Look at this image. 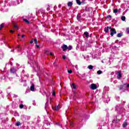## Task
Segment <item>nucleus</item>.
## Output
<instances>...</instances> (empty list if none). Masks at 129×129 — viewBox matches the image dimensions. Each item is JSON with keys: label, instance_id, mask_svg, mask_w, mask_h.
I'll return each mask as SVG.
<instances>
[{"label": "nucleus", "instance_id": "34", "mask_svg": "<svg viewBox=\"0 0 129 129\" xmlns=\"http://www.w3.org/2000/svg\"><path fill=\"white\" fill-rule=\"evenodd\" d=\"M75 68L77 69V70H78V66L77 65L75 66Z\"/></svg>", "mask_w": 129, "mask_h": 129}, {"label": "nucleus", "instance_id": "21", "mask_svg": "<svg viewBox=\"0 0 129 129\" xmlns=\"http://www.w3.org/2000/svg\"><path fill=\"white\" fill-rule=\"evenodd\" d=\"M3 28H4V23L1 24V25H0V30H1L2 29H3Z\"/></svg>", "mask_w": 129, "mask_h": 129}, {"label": "nucleus", "instance_id": "18", "mask_svg": "<svg viewBox=\"0 0 129 129\" xmlns=\"http://www.w3.org/2000/svg\"><path fill=\"white\" fill-rule=\"evenodd\" d=\"M3 58H4V53H0V59H3Z\"/></svg>", "mask_w": 129, "mask_h": 129}, {"label": "nucleus", "instance_id": "37", "mask_svg": "<svg viewBox=\"0 0 129 129\" xmlns=\"http://www.w3.org/2000/svg\"><path fill=\"white\" fill-rule=\"evenodd\" d=\"M62 58L64 59H66V56H63Z\"/></svg>", "mask_w": 129, "mask_h": 129}, {"label": "nucleus", "instance_id": "24", "mask_svg": "<svg viewBox=\"0 0 129 129\" xmlns=\"http://www.w3.org/2000/svg\"><path fill=\"white\" fill-rule=\"evenodd\" d=\"M45 54H46V55H49L50 52H49V51L46 50V51H45Z\"/></svg>", "mask_w": 129, "mask_h": 129}, {"label": "nucleus", "instance_id": "27", "mask_svg": "<svg viewBox=\"0 0 129 129\" xmlns=\"http://www.w3.org/2000/svg\"><path fill=\"white\" fill-rule=\"evenodd\" d=\"M68 73H69L70 74H71V73H72V70H68Z\"/></svg>", "mask_w": 129, "mask_h": 129}, {"label": "nucleus", "instance_id": "47", "mask_svg": "<svg viewBox=\"0 0 129 129\" xmlns=\"http://www.w3.org/2000/svg\"><path fill=\"white\" fill-rule=\"evenodd\" d=\"M74 93H75V94L76 93V92H75Z\"/></svg>", "mask_w": 129, "mask_h": 129}, {"label": "nucleus", "instance_id": "30", "mask_svg": "<svg viewBox=\"0 0 129 129\" xmlns=\"http://www.w3.org/2000/svg\"><path fill=\"white\" fill-rule=\"evenodd\" d=\"M19 107H20V108H23L24 107V105H23V104L20 105Z\"/></svg>", "mask_w": 129, "mask_h": 129}, {"label": "nucleus", "instance_id": "13", "mask_svg": "<svg viewBox=\"0 0 129 129\" xmlns=\"http://www.w3.org/2000/svg\"><path fill=\"white\" fill-rule=\"evenodd\" d=\"M23 21L24 22H25V23H26V24H30V22H29V21L26 19H24Z\"/></svg>", "mask_w": 129, "mask_h": 129}, {"label": "nucleus", "instance_id": "42", "mask_svg": "<svg viewBox=\"0 0 129 129\" xmlns=\"http://www.w3.org/2000/svg\"><path fill=\"white\" fill-rule=\"evenodd\" d=\"M71 125H72L73 124V123H70Z\"/></svg>", "mask_w": 129, "mask_h": 129}, {"label": "nucleus", "instance_id": "41", "mask_svg": "<svg viewBox=\"0 0 129 129\" xmlns=\"http://www.w3.org/2000/svg\"><path fill=\"white\" fill-rule=\"evenodd\" d=\"M56 124H58V125H61V124H60V123H56Z\"/></svg>", "mask_w": 129, "mask_h": 129}, {"label": "nucleus", "instance_id": "6", "mask_svg": "<svg viewBox=\"0 0 129 129\" xmlns=\"http://www.w3.org/2000/svg\"><path fill=\"white\" fill-rule=\"evenodd\" d=\"M11 73H16V72H17V70L15 68H12L11 69Z\"/></svg>", "mask_w": 129, "mask_h": 129}, {"label": "nucleus", "instance_id": "45", "mask_svg": "<svg viewBox=\"0 0 129 129\" xmlns=\"http://www.w3.org/2000/svg\"><path fill=\"white\" fill-rule=\"evenodd\" d=\"M18 36H20V34H18Z\"/></svg>", "mask_w": 129, "mask_h": 129}, {"label": "nucleus", "instance_id": "17", "mask_svg": "<svg viewBox=\"0 0 129 129\" xmlns=\"http://www.w3.org/2000/svg\"><path fill=\"white\" fill-rule=\"evenodd\" d=\"M126 125H127V123H126V122H124L122 124L123 127H125Z\"/></svg>", "mask_w": 129, "mask_h": 129}, {"label": "nucleus", "instance_id": "15", "mask_svg": "<svg viewBox=\"0 0 129 129\" xmlns=\"http://www.w3.org/2000/svg\"><path fill=\"white\" fill-rule=\"evenodd\" d=\"M97 74L98 75H100V74H102V71L99 70V71H98L97 72Z\"/></svg>", "mask_w": 129, "mask_h": 129}, {"label": "nucleus", "instance_id": "39", "mask_svg": "<svg viewBox=\"0 0 129 129\" xmlns=\"http://www.w3.org/2000/svg\"><path fill=\"white\" fill-rule=\"evenodd\" d=\"M36 47H37V48H39L40 46L36 44Z\"/></svg>", "mask_w": 129, "mask_h": 129}, {"label": "nucleus", "instance_id": "5", "mask_svg": "<svg viewBox=\"0 0 129 129\" xmlns=\"http://www.w3.org/2000/svg\"><path fill=\"white\" fill-rule=\"evenodd\" d=\"M30 90L31 91H35V85L34 84H32L30 87Z\"/></svg>", "mask_w": 129, "mask_h": 129}, {"label": "nucleus", "instance_id": "29", "mask_svg": "<svg viewBox=\"0 0 129 129\" xmlns=\"http://www.w3.org/2000/svg\"><path fill=\"white\" fill-rule=\"evenodd\" d=\"M77 20H78L79 21H80V16H79V15H78V16L77 17Z\"/></svg>", "mask_w": 129, "mask_h": 129}, {"label": "nucleus", "instance_id": "9", "mask_svg": "<svg viewBox=\"0 0 129 129\" xmlns=\"http://www.w3.org/2000/svg\"><path fill=\"white\" fill-rule=\"evenodd\" d=\"M33 66L34 68H35V66H36L37 70H36V69H35V71H38V70H39V66H38L36 63H35V64Z\"/></svg>", "mask_w": 129, "mask_h": 129}, {"label": "nucleus", "instance_id": "19", "mask_svg": "<svg viewBox=\"0 0 129 129\" xmlns=\"http://www.w3.org/2000/svg\"><path fill=\"white\" fill-rule=\"evenodd\" d=\"M121 36H122V34L120 33H118L117 35V37H118V38H120V37H121Z\"/></svg>", "mask_w": 129, "mask_h": 129}, {"label": "nucleus", "instance_id": "14", "mask_svg": "<svg viewBox=\"0 0 129 129\" xmlns=\"http://www.w3.org/2000/svg\"><path fill=\"white\" fill-rule=\"evenodd\" d=\"M88 69H90V70H91L92 69H93V66L90 65L88 66Z\"/></svg>", "mask_w": 129, "mask_h": 129}, {"label": "nucleus", "instance_id": "25", "mask_svg": "<svg viewBox=\"0 0 129 129\" xmlns=\"http://www.w3.org/2000/svg\"><path fill=\"white\" fill-rule=\"evenodd\" d=\"M68 49L69 50H71V49H72V46L70 45L69 47H68Z\"/></svg>", "mask_w": 129, "mask_h": 129}, {"label": "nucleus", "instance_id": "43", "mask_svg": "<svg viewBox=\"0 0 129 129\" xmlns=\"http://www.w3.org/2000/svg\"><path fill=\"white\" fill-rule=\"evenodd\" d=\"M18 48H20V45H18Z\"/></svg>", "mask_w": 129, "mask_h": 129}, {"label": "nucleus", "instance_id": "20", "mask_svg": "<svg viewBox=\"0 0 129 129\" xmlns=\"http://www.w3.org/2000/svg\"><path fill=\"white\" fill-rule=\"evenodd\" d=\"M76 2H77V4H78V5H79V6L81 5V2L79 0H76Z\"/></svg>", "mask_w": 129, "mask_h": 129}, {"label": "nucleus", "instance_id": "31", "mask_svg": "<svg viewBox=\"0 0 129 129\" xmlns=\"http://www.w3.org/2000/svg\"><path fill=\"white\" fill-rule=\"evenodd\" d=\"M14 27L15 29H17V30L19 29V28L18 27V26H17V25H14Z\"/></svg>", "mask_w": 129, "mask_h": 129}, {"label": "nucleus", "instance_id": "23", "mask_svg": "<svg viewBox=\"0 0 129 129\" xmlns=\"http://www.w3.org/2000/svg\"><path fill=\"white\" fill-rule=\"evenodd\" d=\"M121 19L122 21H125V17H124V16H122L121 18Z\"/></svg>", "mask_w": 129, "mask_h": 129}, {"label": "nucleus", "instance_id": "22", "mask_svg": "<svg viewBox=\"0 0 129 129\" xmlns=\"http://www.w3.org/2000/svg\"><path fill=\"white\" fill-rule=\"evenodd\" d=\"M118 12V9H114L113 11V13H114V14H116V13H117Z\"/></svg>", "mask_w": 129, "mask_h": 129}, {"label": "nucleus", "instance_id": "2", "mask_svg": "<svg viewBox=\"0 0 129 129\" xmlns=\"http://www.w3.org/2000/svg\"><path fill=\"white\" fill-rule=\"evenodd\" d=\"M90 88H91V89H92L93 90H95V89L97 88V85H96V84H92L90 86Z\"/></svg>", "mask_w": 129, "mask_h": 129}, {"label": "nucleus", "instance_id": "4", "mask_svg": "<svg viewBox=\"0 0 129 129\" xmlns=\"http://www.w3.org/2000/svg\"><path fill=\"white\" fill-rule=\"evenodd\" d=\"M117 75V78L119 80H120V78H121V76H122V74H121V72H118L116 74Z\"/></svg>", "mask_w": 129, "mask_h": 129}, {"label": "nucleus", "instance_id": "36", "mask_svg": "<svg viewBox=\"0 0 129 129\" xmlns=\"http://www.w3.org/2000/svg\"><path fill=\"white\" fill-rule=\"evenodd\" d=\"M49 54H50V56H53V53L50 52Z\"/></svg>", "mask_w": 129, "mask_h": 129}, {"label": "nucleus", "instance_id": "46", "mask_svg": "<svg viewBox=\"0 0 129 129\" xmlns=\"http://www.w3.org/2000/svg\"><path fill=\"white\" fill-rule=\"evenodd\" d=\"M102 62L103 63V60H102Z\"/></svg>", "mask_w": 129, "mask_h": 129}, {"label": "nucleus", "instance_id": "12", "mask_svg": "<svg viewBox=\"0 0 129 129\" xmlns=\"http://www.w3.org/2000/svg\"><path fill=\"white\" fill-rule=\"evenodd\" d=\"M109 27H107L106 28H105L104 29V31L106 32V33H108V29H109Z\"/></svg>", "mask_w": 129, "mask_h": 129}, {"label": "nucleus", "instance_id": "35", "mask_svg": "<svg viewBox=\"0 0 129 129\" xmlns=\"http://www.w3.org/2000/svg\"><path fill=\"white\" fill-rule=\"evenodd\" d=\"M10 33H15V31L14 30H10Z\"/></svg>", "mask_w": 129, "mask_h": 129}, {"label": "nucleus", "instance_id": "7", "mask_svg": "<svg viewBox=\"0 0 129 129\" xmlns=\"http://www.w3.org/2000/svg\"><path fill=\"white\" fill-rule=\"evenodd\" d=\"M68 48V46H67L66 45H63L62 46V49L63 50V51H66V50H67Z\"/></svg>", "mask_w": 129, "mask_h": 129}, {"label": "nucleus", "instance_id": "11", "mask_svg": "<svg viewBox=\"0 0 129 129\" xmlns=\"http://www.w3.org/2000/svg\"><path fill=\"white\" fill-rule=\"evenodd\" d=\"M73 5V3L72 2H69L68 3V6L69 7H72Z\"/></svg>", "mask_w": 129, "mask_h": 129}, {"label": "nucleus", "instance_id": "48", "mask_svg": "<svg viewBox=\"0 0 129 129\" xmlns=\"http://www.w3.org/2000/svg\"><path fill=\"white\" fill-rule=\"evenodd\" d=\"M109 17H110L111 16H109Z\"/></svg>", "mask_w": 129, "mask_h": 129}, {"label": "nucleus", "instance_id": "32", "mask_svg": "<svg viewBox=\"0 0 129 129\" xmlns=\"http://www.w3.org/2000/svg\"><path fill=\"white\" fill-rule=\"evenodd\" d=\"M34 42H35L36 45H37V39H34Z\"/></svg>", "mask_w": 129, "mask_h": 129}, {"label": "nucleus", "instance_id": "28", "mask_svg": "<svg viewBox=\"0 0 129 129\" xmlns=\"http://www.w3.org/2000/svg\"><path fill=\"white\" fill-rule=\"evenodd\" d=\"M21 125V123L20 122H18L16 123V125H17V126H19V125Z\"/></svg>", "mask_w": 129, "mask_h": 129}, {"label": "nucleus", "instance_id": "1", "mask_svg": "<svg viewBox=\"0 0 129 129\" xmlns=\"http://www.w3.org/2000/svg\"><path fill=\"white\" fill-rule=\"evenodd\" d=\"M119 90H122V92H125V91H128L129 84L125 83L123 85H120L118 86Z\"/></svg>", "mask_w": 129, "mask_h": 129}, {"label": "nucleus", "instance_id": "38", "mask_svg": "<svg viewBox=\"0 0 129 129\" xmlns=\"http://www.w3.org/2000/svg\"><path fill=\"white\" fill-rule=\"evenodd\" d=\"M25 35H22V38H24V37H25Z\"/></svg>", "mask_w": 129, "mask_h": 129}, {"label": "nucleus", "instance_id": "26", "mask_svg": "<svg viewBox=\"0 0 129 129\" xmlns=\"http://www.w3.org/2000/svg\"><path fill=\"white\" fill-rule=\"evenodd\" d=\"M126 32L127 34H129V28H126Z\"/></svg>", "mask_w": 129, "mask_h": 129}, {"label": "nucleus", "instance_id": "10", "mask_svg": "<svg viewBox=\"0 0 129 129\" xmlns=\"http://www.w3.org/2000/svg\"><path fill=\"white\" fill-rule=\"evenodd\" d=\"M84 35L85 36H86V37L87 38V37H89V33L87 32H85L84 33Z\"/></svg>", "mask_w": 129, "mask_h": 129}, {"label": "nucleus", "instance_id": "33", "mask_svg": "<svg viewBox=\"0 0 129 129\" xmlns=\"http://www.w3.org/2000/svg\"><path fill=\"white\" fill-rule=\"evenodd\" d=\"M34 42V40L33 39H32L31 41H30V44H33V43Z\"/></svg>", "mask_w": 129, "mask_h": 129}, {"label": "nucleus", "instance_id": "16", "mask_svg": "<svg viewBox=\"0 0 129 129\" xmlns=\"http://www.w3.org/2000/svg\"><path fill=\"white\" fill-rule=\"evenodd\" d=\"M72 86L73 87V89H76V86L74 83L72 84Z\"/></svg>", "mask_w": 129, "mask_h": 129}, {"label": "nucleus", "instance_id": "44", "mask_svg": "<svg viewBox=\"0 0 129 129\" xmlns=\"http://www.w3.org/2000/svg\"><path fill=\"white\" fill-rule=\"evenodd\" d=\"M55 63H56V62H54V63H53V64H54V65H55Z\"/></svg>", "mask_w": 129, "mask_h": 129}, {"label": "nucleus", "instance_id": "3", "mask_svg": "<svg viewBox=\"0 0 129 129\" xmlns=\"http://www.w3.org/2000/svg\"><path fill=\"white\" fill-rule=\"evenodd\" d=\"M109 29H110L111 30V33H110L111 36H113L114 34H116V31H115V29H114V28H111V27H109Z\"/></svg>", "mask_w": 129, "mask_h": 129}, {"label": "nucleus", "instance_id": "40", "mask_svg": "<svg viewBox=\"0 0 129 129\" xmlns=\"http://www.w3.org/2000/svg\"><path fill=\"white\" fill-rule=\"evenodd\" d=\"M52 95H53V96H55V93H54V92H53V93H52Z\"/></svg>", "mask_w": 129, "mask_h": 129}, {"label": "nucleus", "instance_id": "8", "mask_svg": "<svg viewBox=\"0 0 129 129\" xmlns=\"http://www.w3.org/2000/svg\"><path fill=\"white\" fill-rule=\"evenodd\" d=\"M59 108L60 107H59V106H55L54 108L52 107L53 110H56V111H58Z\"/></svg>", "mask_w": 129, "mask_h": 129}]
</instances>
